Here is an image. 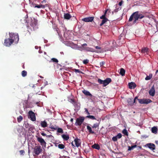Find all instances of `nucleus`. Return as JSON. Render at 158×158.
<instances>
[{
  "instance_id": "nucleus-1",
  "label": "nucleus",
  "mask_w": 158,
  "mask_h": 158,
  "mask_svg": "<svg viewBox=\"0 0 158 158\" xmlns=\"http://www.w3.org/2000/svg\"><path fill=\"white\" fill-rule=\"evenodd\" d=\"M144 16L142 14H139V12L137 11L134 12L130 16L129 21V22L131 21L134 18V20L133 22V23H136L137 21L139 19H141L143 18Z\"/></svg>"
},
{
  "instance_id": "nucleus-2",
  "label": "nucleus",
  "mask_w": 158,
  "mask_h": 158,
  "mask_svg": "<svg viewBox=\"0 0 158 158\" xmlns=\"http://www.w3.org/2000/svg\"><path fill=\"white\" fill-rule=\"evenodd\" d=\"M9 38L13 40V43L15 44L18 43L19 38L18 34L13 32H9Z\"/></svg>"
},
{
  "instance_id": "nucleus-3",
  "label": "nucleus",
  "mask_w": 158,
  "mask_h": 158,
  "mask_svg": "<svg viewBox=\"0 0 158 158\" xmlns=\"http://www.w3.org/2000/svg\"><path fill=\"white\" fill-rule=\"evenodd\" d=\"M98 81L100 84H103V87H105L111 82V79L109 78H107L104 80L98 79Z\"/></svg>"
},
{
  "instance_id": "nucleus-4",
  "label": "nucleus",
  "mask_w": 158,
  "mask_h": 158,
  "mask_svg": "<svg viewBox=\"0 0 158 158\" xmlns=\"http://www.w3.org/2000/svg\"><path fill=\"white\" fill-rule=\"evenodd\" d=\"M84 118L83 117H81L79 118H77L76 120L75 125L76 126H80L84 122Z\"/></svg>"
},
{
  "instance_id": "nucleus-5",
  "label": "nucleus",
  "mask_w": 158,
  "mask_h": 158,
  "mask_svg": "<svg viewBox=\"0 0 158 158\" xmlns=\"http://www.w3.org/2000/svg\"><path fill=\"white\" fill-rule=\"evenodd\" d=\"M139 103L141 104H148L152 102V101L149 99H138Z\"/></svg>"
},
{
  "instance_id": "nucleus-6",
  "label": "nucleus",
  "mask_w": 158,
  "mask_h": 158,
  "mask_svg": "<svg viewBox=\"0 0 158 158\" xmlns=\"http://www.w3.org/2000/svg\"><path fill=\"white\" fill-rule=\"evenodd\" d=\"M13 43V40L9 38L5 40L4 44L6 46L9 47Z\"/></svg>"
},
{
  "instance_id": "nucleus-7",
  "label": "nucleus",
  "mask_w": 158,
  "mask_h": 158,
  "mask_svg": "<svg viewBox=\"0 0 158 158\" xmlns=\"http://www.w3.org/2000/svg\"><path fill=\"white\" fill-rule=\"evenodd\" d=\"M28 116L29 118H30L31 121H35L36 120V117L35 114L32 111H29Z\"/></svg>"
},
{
  "instance_id": "nucleus-8",
  "label": "nucleus",
  "mask_w": 158,
  "mask_h": 158,
  "mask_svg": "<svg viewBox=\"0 0 158 158\" xmlns=\"http://www.w3.org/2000/svg\"><path fill=\"white\" fill-rule=\"evenodd\" d=\"M42 151L40 146H36L34 149V153L37 155H39L42 152Z\"/></svg>"
},
{
  "instance_id": "nucleus-9",
  "label": "nucleus",
  "mask_w": 158,
  "mask_h": 158,
  "mask_svg": "<svg viewBox=\"0 0 158 158\" xmlns=\"http://www.w3.org/2000/svg\"><path fill=\"white\" fill-rule=\"evenodd\" d=\"M37 141L40 143L41 145L44 147L46 146V143L43 139L41 137H37Z\"/></svg>"
},
{
  "instance_id": "nucleus-10",
  "label": "nucleus",
  "mask_w": 158,
  "mask_h": 158,
  "mask_svg": "<svg viewBox=\"0 0 158 158\" xmlns=\"http://www.w3.org/2000/svg\"><path fill=\"white\" fill-rule=\"evenodd\" d=\"M97 120L98 122V123H96L94 124L92 127V128L94 129L98 128V130L99 129V125L101 121V118H98V119H97Z\"/></svg>"
},
{
  "instance_id": "nucleus-11",
  "label": "nucleus",
  "mask_w": 158,
  "mask_h": 158,
  "mask_svg": "<svg viewBox=\"0 0 158 158\" xmlns=\"http://www.w3.org/2000/svg\"><path fill=\"white\" fill-rule=\"evenodd\" d=\"M94 17H88L82 19V21L86 22H92L94 20Z\"/></svg>"
},
{
  "instance_id": "nucleus-12",
  "label": "nucleus",
  "mask_w": 158,
  "mask_h": 158,
  "mask_svg": "<svg viewBox=\"0 0 158 158\" xmlns=\"http://www.w3.org/2000/svg\"><path fill=\"white\" fill-rule=\"evenodd\" d=\"M50 128L55 130H57V131L59 133L61 134L64 132L63 129L61 128L58 127L57 128V127H55L52 126H51Z\"/></svg>"
},
{
  "instance_id": "nucleus-13",
  "label": "nucleus",
  "mask_w": 158,
  "mask_h": 158,
  "mask_svg": "<svg viewBox=\"0 0 158 158\" xmlns=\"http://www.w3.org/2000/svg\"><path fill=\"white\" fill-rule=\"evenodd\" d=\"M155 91L154 86L152 87L149 91V93L150 95L152 96H154L155 95Z\"/></svg>"
},
{
  "instance_id": "nucleus-14",
  "label": "nucleus",
  "mask_w": 158,
  "mask_h": 158,
  "mask_svg": "<svg viewBox=\"0 0 158 158\" xmlns=\"http://www.w3.org/2000/svg\"><path fill=\"white\" fill-rule=\"evenodd\" d=\"M48 6V4H45V5L40 4L34 6V8H44L45 6Z\"/></svg>"
},
{
  "instance_id": "nucleus-15",
  "label": "nucleus",
  "mask_w": 158,
  "mask_h": 158,
  "mask_svg": "<svg viewBox=\"0 0 158 158\" xmlns=\"http://www.w3.org/2000/svg\"><path fill=\"white\" fill-rule=\"evenodd\" d=\"M75 145L77 147H79L81 145V142L80 139L76 138L74 139Z\"/></svg>"
},
{
  "instance_id": "nucleus-16",
  "label": "nucleus",
  "mask_w": 158,
  "mask_h": 158,
  "mask_svg": "<svg viewBox=\"0 0 158 158\" xmlns=\"http://www.w3.org/2000/svg\"><path fill=\"white\" fill-rule=\"evenodd\" d=\"M129 87L130 89H134L136 87V85L134 82H131L129 83Z\"/></svg>"
},
{
  "instance_id": "nucleus-17",
  "label": "nucleus",
  "mask_w": 158,
  "mask_h": 158,
  "mask_svg": "<svg viewBox=\"0 0 158 158\" xmlns=\"http://www.w3.org/2000/svg\"><path fill=\"white\" fill-rule=\"evenodd\" d=\"M64 18L65 19L67 20L69 19L72 17V16L70 15L68 13H64Z\"/></svg>"
},
{
  "instance_id": "nucleus-18",
  "label": "nucleus",
  "mask_w": 158,
  "mask_h": 158,
  "mask_svg": "<svg viewBox=\"0 0 158 158\" xmlns=\"http://www.w3.org/2000/svg\"><path fill=\"white\" fill-rule=\"evenodd\" d=\"M41 126L43 128L46 127L48 126V124L47 122L45 121H42L40 122Z\"/></svg>"
},
{
  "instance_id": "nucleus-19",
  "label": "nucleus",
  "mask_w": 158,
  "mask_h": 158,
  "mask_svg": "<svg viewBox=\"0 0 158 158\" xmlns=\"http://www.w3.org/2000/svg\"><path fill=\"white\" fill-rule=\"evenodd\" d=\"M147 145L148 148L152 150H154L155 148V146L154 144L150 143L148 144Z\"/></svg>"
},
{
  "instance_id": "nucleus-20",
  "label": "nucleus",
  "mask_w": 158,
  "mask_h": 158,
  "mask_svg": "<svg viewBox=\"0 0 158 158\" xmlns=\"http://www.w3.org/2000/svg\"><path fill=\"white\" fill-rule=\"evenodd\" d=\"M92 148L97 150H99L100 149V147L99 145L97 143H94V145H92L91 146Z\"/></svg>"
},
{
  "instance_id": "nucleus-21",
  "label": "nucleus",
  "mask_w": 158,
  "mask_h": 158,
  "mask_svg": "<svg viewBox=\"0 0 158 158\" xmlns=\"http://www.w3.org/2000/svg\"><path fill=\"white\" fill-rule=\"evenodd\" d=\"M158 129L156 127H154L152 128V133L156 134L157 133Z\"/></svg>"
},
{
  "instance_id": "nucleus-22",
  "label": "nucleus",
  "mask_w": 158,
  "mask_h": 158,
  "mask_svg": "<svg viewBox=\"0 0 158 158\" xmlns=\"http://www.w3.org/2000/svg\"><path fill=\"white\" fill-rule=\"evenodd\" d=\"M87 129L88 131L91 134H94L95 133V132L94 131H93L91 127L89 126H87Z\"/></svg>"
},
{
  "instance_id": "nucleus-23",
  "label": "nucleus",
  "mask_w": 158,
  "mask_h": 158,
  "mask_svg": "<svg viewBox=\"0 0 158 158\" xmlns=\"http://www.w3.org/2000/svg\"><path fill=\"white\" fill-rule=\"evenodd\" d=\"M62 137L64 140L65 141L68 140L69 139V136L68 135H62Z\"/></svg>"
},
{
  "instance_id": "nucleus-24",
  "label": "nucleus",
  "mask_w": 158,
  "mask_h": 158,
  "mask_svg": "<svg viewBox=\"0 0 158 158\" xmlns=\"http://www.w3.org/2000/svg\"><path fill=\"white\" fill-rule=\"evenodd\" d=\"M82 92L86 95L90 96H92V95L89 92L86 90H84L82 91Z\"/></svg>"
},
{
  "instance_id": "nucleus-25",
  "label": "nucleus",
  "mask_w": 158,
  "mask_h": 158,
  "mask_svg": "<svg viewBox=\"0 0 158 158\" xmlns=\"http://www.w3.org/2000/svg\"><path fill=\"white\" fill-rule=\"evenodd\" d=\"M125 71L124 69L122 68L120 69L119 73L122 76H124L125 75Z\"/></svg>"
},
{
  "instance_id": "nucleus-26",
  "label": "nucleus",
  "mask_w": 158,
  "mask_h": 158,
  "mask_svg": "<svg viewBox=\"0 0 158 158\" xmlns=\"http://www.w3.org/2000/svg\"><path fill=\"white\" fill-rule=\"evenodd\" d=\"M84 50H86L87 51H88V52H95L94 51V50L93 48H89V47H87V48H85Z\"/></svg>"
},
{
  "instance_id": "nucleus-27",
  "label": "nucleus",
  "mask_w": 158,
  "mask_h": 158,
  "mask_svg": "<svg viewBox=\"0 0 158 158\" xmlns=\"http://www.w3.org/2000/svg\"><path fill=\"white\" fill-rule=\"evenodd\" d=\"M127 101L128 104L130 105H132L133 104V99L132 98H128Z\"/></svg>"
},
{
  "instance_id": "nucleus-28",
  "label": "nucleus",
  "mask_w": 158,
  "mask_h": 158,
  "mask_svg": "<svg viewBox=\"0 0 158 158\" xmlns=\"http://www.w3.org/2000/svg\"><path fill=\"white\" fill-rule=\"evenodd\" d=\"M87 45L85 43L82 44L81 46L78 47V48L81 50H84V47L87 46Z\"/></svg>"
},
{
  "instance_id": "nucleus-29",
  "label": "nucleus",
  "mask_w": 158,
  "mask_h": 158,
  "mask_svg": "<svg viewBox=\"0 0 158 158\" xmlns=\"http://www.w3.org/2000/svg\"><path fill=\"white\" fill-rule=\"evenodd\" d=\"M108 20V19L107 18H105L104 19H102V23L100 24V26H102Z\"/></svg>"
},
{
  "instance_id": "nucleus-30",
  "label": "nucleus",
  "mask_w": 158,
  "mask_h": 158,
  "mask_svg": "<svg viewBox=\"0 0 158 158\" xmlns=\"http://www.w3.org/2000/svg\"><path fill=\"white\" fill-rule=\"evenodd\" d=\"M23 119V117L22 116L20 115L17 118V121L19 123H20L22 120Z\"/></svg>"
},
{
  "instance_id": "nucleus-31",
  "label": "nucleus",
  "mask_w": 158,
  "mask_h": 158,
  "mask_svg": "<svg viewBox=\"0 0 158 158\" xmlns=\"http://www.w3.org/2000/svg\"><path fill=\"white\" fill-rule=\"evenodd\" d=\"M87 118L91 119L93 120L95 119L96 120L98 119H96L94 116L93 115H88L86 116V117Z\"/></svg>"
},
{
  "instance_id": "nucleus-32",
  "label": "nucleus",
  "mask_w": 158,
  "mask_h": 158,
  "mask_svg": "<svg viewBox=\"0 0 158 158\" xmlns=\"http://www.w3.org/2000/svg\"><path fill=\"white\" fill-rule=\"evenodd\" d=\"M122 133L126 136H128V133L127 132V130L126 129H124L122 131Z\"/></svg>"
},
{
  "instance_id": "nucleus-33",
  "label": "nucleus",
  "mask_w": 158,
  "mask_h": 158,
  "mask_svg": "<svg viewBox=\"0 0 158 158\" xmlns=\"http://www.w3.org/2000/svg\"><path fill=\"white\" fill-rule=\"evenodd\" d=\"M152 74H150L149 75V76H147L146 78H145V79L146 80H150L152 78Z\"/></svg>"
},
{
  "instance_id": "nucleus-34",
  "label": "nucleus",
  "mask_w": 158,
  "mask_h": 158,
  "mask_svg": "<svg viewBox=\"0 0 158 158\" xmlns=\"http://www.w3.org/2000/svg\"><path fill=\"white\" fill-rule=\"evenodd\" d=\"M27 72L25 70H23L22 71L21 74L23 77H25L27 75Z\"/></svg>"
},
{
  "instance_id": "nucleus-35",
  "label": "nucleus",
  "mask_w": 158,
  "mask_h": 158,
  "mask_svg": "<svg viewBox=\"0 0 158 158\" xmlns=\"http://www.w3.org/2000/svg\"><path fill=\"white\" fill-rule=\"evenodd\" d=\"M148 50V48H143L141 51V52L142 53H145V52H147Z\"/></svg>"
},
{
  "instance_id": "nucleus-36",
  "label": "nucleus",
  "mask_w": 158,
  "mask_h": 158,
  "mask_svg": "<svg viewBox=\"0 0 158 158\" xmlns=\"http://www.w3.org/2000/svg\"><path fill=\"white\" fill-rule=\"evenodd\" d=\"M73 71L76 73H82L83 74V73L79 69H73Z\"/></svg>"
},
{
  "instance_id": "nucleus-37",
  "label": "nucleus",
  "mask_w": 158,
  "mask_h": 158,
  "mask_svg": "<svg viewBox=\"0 0 158 158\" xmlns=\"http://www.w3.org/2000/svg\"><path fill=\"white\" fill-rule=\"evenodd\" d=\"M58 147L60 149H63L64 148L65 146L62 144H60L58 145Z\"/></svg>"
},
{
  "instance_id": "nucleus-38",
  "label": "nucleus",
  "mask_w": 158,
  "mask_h": 158,
  "mask_svg": "<svg viewBox=\"0 0 158 158\" xmlns=\"http://www.w3.org/2000/svg\"><path fill=\"white\" fill-rule=\"evenodd\" d=\"M69 100L70 102L73 104L74 105H75L76 102L73 99H71Z\"/></svg>"
},
{
  "instance_id": "nucleus-39",
  "label": "nucleus",
  "mask_w": 158,
  "mask_h": 158,
  "mask_svg": "<svg viewBox=\"0 0 158 158\" xmlns=\"http://www.w3.org/2000/svg\"><path fill=\"white\" fill-rule=\"evenodd\" d=\"M51 60L54 62L57 63L58 62V60L55 58H52L51 59Z\"/></svg>"
},
{
  "instance_id": "nucleus-40",
  "label": "nucleus",
  "mask_w": 158,
  "mask_h": 158,
  "mask_svg": "<svg viewBox=\"0 0 158 158\" xmlns=\"http://www.w3.org/2000/svg\"><path fill=\"white\" fill-rule=\"evenodd\" d=\"M54 30L56 31L59 35H60V32L59 31V29L58 28L54 29Z\"/></svg>"
},
{
  "instance_id": "nucleus-41",
  "label": "nucleus",
  "mask_w": 158,
  "mask_h": 158,
  "mask_svg": "<svg viewBox=\"0 0 158 158\" xmlns=\"http://www.w3.org/2000/svg\"><path fill=\"white\" fill-rule=\"evenodd\" d=\"M83 63L85 64H87L89 62V60L88 59L85 60L83 61Z\"/></svg>"
},
{
  "instance_id": "nucleus-42",
  "label": "nucleus",
  "mask_w": 158,
  "mask_h": 158,
  "mask_svg": "<svg viewBox=\"0 0 158 158\" xmlns=\"http://www.w3.org/2000/svg\"><path fill=\"white\" fill-rule=\"evenodd\" d=\"M117 138L120 139L122 136V135L121 133H118L117 135L116 136Z\"/></svg>"
},
{
  "instance_id": "nucleus-43",
  "label": "nucleus",
  "mask_w": 158,
  "mask_h": 158,
  "mask_svg": "<svg viewBox=\"0 0 158 158\" xmlns=\"http://www.w3.org/2000/svg\"><path fill=\"white\" fill-rule=\"evenodd\" d=\"M112 140L114 141H116L117 140V137L115 136L113 137L112 138Z\"/></svg>"
},
{
  "instance_id": "nucleus-44",
  "label": "nucleus",
  "mask_w": 158,
  "mask_h": 158,
  "mask_svg": "<svg viewBox=\"0 0 158 158\" xmlns=\"http://www.w3.org/2000/svg\"><path fill=\"white\" fill-rule=\"evenodd\" d=\"M105 64L104 61H102L100 63V67L103 66Z\"/></svg>"
},
{
  "instance_id": "nucleus-45",
  "label": "nucleus",
  "mask_w": 158,
  "mask_h": 158,
  "mask_svg": "<svg viewBox=\"0 0 158 158\" xmlns=\"http://www.w3.org/2000/svg\"><path fill=\"white\" fill-rule=\"evenodd\" d=\"M19 152L21 155H23V154L25 153V152L23 150H20Z\"/></svg>"
},
{
  "instance_id": "nucleus-46",
  "label": "nucleus",
  "mask_w": 158,
  "mask_h": 158,
  "mask_svg": "<svg viewBox=\"0 0 158 158\" xmlns=\"http://www.w3.org/2000/svg\"><path fill=\"white\" fill-rule=\"evenodd\" d=\"M41 3L45 5V4H47V1L46 0H43L41 2Z\"/></svg>"
},
{
  "instance_id": "nucleus-47",
  "label": "nucleus",
  "mask_w": 158,
  "mask_h": 158,
  "mask_svg": "<svg viewBox=\"0 0 158 158\" xmlns=\"http://www.w3.org/2000/svg\"><path fill=\"white\" fill-rule=\"evenodd\" d=\"M105 18H106V17L104 15H102V16L100 17L101 19H104Z\"/></svg>"
},
{
  "instance_id": "nucleus-48",
  "label": "nucleus",
  "mask_w": 158,
  "mask_h": 158,
  "mask_svg": "<svg viewBox=\"0 0 158 158\" xmlns=\"http://www.w3.org/2000/svg\"><path fill=\"white\" fill-rule=\"evenodd\" d=\"M108 9H106L105 11V13H104V14L103 15H105V16L106 17V14L107 13V12L108 11Z\"/></svg>"
},
{
  "instance_id": "nucleus-49",
  "label": "nucleus",
  "mask_w": 158,
  "mask_h": 158,
  "mask_svg": "<svg viewBox=\"0 0 158 158\" xmlns=\"http://www.w3.org/2000/svg\"><path fill=\"white\" fill-rule=\"evenodd\" d=\"M108 9H106L105 11V13H104V14L103 15H105V16L106 17V14L107 13V12L108 11Z\"/></svg>"
},
{
  "instance_id": "nucleus-50",
  "label": "nucleus",
  "mask_w": 158,
  "mask_h": 158,
  "mask_svg": "<svg viewBox=\"0 0 158 158\" xmlns=\"http://www.w3.org/2000/svg\"><path fill=\"white\" fill-rule=\"evenodd\" d=\"M108 9H106L105 11V13H104V14L103 15H105V16L106 17V14L107 13V12L108 11Z\"/></svg>"
},
{
  "instance_id": "nucleus-51",
  "label": "nucleus",
  "mask_w": 158,
  "mask_h": 158,
  "mask_svg": "<svg viewBox=\"0 0 158 158\" xmlns=\"http://www.w3.org/2000/svg\"><path fill=\"white\" fill-rule=\"evenodd\" d=\"M123 1L122 0L121 1H120L119 3H118V5H119L120 6H121L122 5V4H123Z\"/></svg>"
},
{
  "instance_id": "nucleus-52",
  "label": "nucleus",
  "mask_w": 158,
  "mask_h": 158,
  "mask_svg": "<svg viewBox=\"0 0 158 158\" xmlns=\"http://www.w3.org/2000/svg\"><path fill=\"white\" fill-rule=\"evenodd\" d=\"M85 111L86 112V113H87L88 114H89L90 113L89 112L88 110L86 108H85Z\"/></svg>"
},
{
  "instance_id": "nucleus-53",
  "label": "nucleus",
  "mask_w": 158,
  "mask_h": 158,
  "mask_svg": "<svg viewBox=\"0 0 158 158\" xmlns=\"http://www.w3.org/2000/svg\"><path fill=\"white\" fill-rule=\"evenodd\" d=\"M95 48L96 49H100L101 48L100 47H99L98 46H96L95 47Z\"/></svg>"
},
{
  "instance_id": "nucleus-54",
  "label": "nucleus",
  "mask_w": 158,
  "mask_h": 158,
  "mask_svg": "<svg viewBox=\"0 0 158 158\" xmlns=\"http://www.w3.org/2000/svg\"><path fill=\"white\" fill-rule=\"evenodd\" d=\"M133 149V148H131V147L129 146V148L128 150H131Z\"/></svg>"
},
{
  "instance_id": "nucleus-55",
  "label": "nucleus",
  "mask_w": 158,
  "mask_h": 158,
  "mask_svg": "<svg viewBox=\"0 0 158 158\" xmlns=\"http://www.w3.org/2000/svg\"><path fill=\"white\" fill-rule=\"evenodd\" d=\"M41 135L44 136H46V134L45 133H44V132L41 133Z\"/></svg>"
},
{
  "instance_id": "nucleus-56",
  "label": "nucleus",
  "mask_w": 158,
  "mask_h": 158,
  "mask_svg": "<svg viewBox=\"0 0 158 158\" xmlns=\"http://www.w3.org/2000/svg\"><path fill=\"white\" fill-rule=\"evenodd\" d=\"M136 146H137L136 145L133 146H131V148H135L136 147Z\"/></svg>"
},
{
  "instance_id": "nucleus-57",
  "label": "nucleus",
  "mask_w": 158,
  "mask_h": 158,
  "mask_svg": "<svg viewBox=\"0 0 158 158\" xmlns=\"http://www.w3.org/2000/svg\"><path fill=\"white\" fill-rule=\"evenodd\" d=\"M29 125V124H25V127L26 128L28 127V126Z\"/></svg>"
},
{
  "instance_id": "nucleus-58",
  "label": "nucleus",
  "mask_w": 158,
  "mask_h": 158,
  "mask_svg": "<svg viewBox=\"0 0 158 158\" xmlns=\"http://www.w3.org/2000/svg\"><path fill=\"white\" fill-rule=\"evenodd\" d=\"M136 100L135 99H134V101L133 100V104L135 102Z\"/></svg>"
},
{
  "instance_id": "nucleus-59",
  "label": "nucleus",
  "mask_w": 158,
  "mask_h": 158,
  "mask_svg": "<svg viewBox=\"0 0 158 158\" xmlns=\"http://www.w3.org/2000/svg\"><path fill=\"white\" fill-rule=\"evenodd\" d=\"M30 107L28 105L26 106V107H25L26 108H30Z\"/></svg>"
},
{
  "instance_id": "nucleus-60",
  "label": "nucleus",
  "mask_w": 158,
  "mask_h": 158,
  "mask_svg": "<svg viewBox=\"0 0 158 158\" xmlns=\"http://www.w3.org/2000/svg\"><path fill=\"white\" fill-rule=\"evenodd\" d=\"M73 118H71V119H70V121L71 122H73Z\"/></svg>"
},
{
  "instance_id": "nucleus-61",
  "label": "nucleus",
  "mask_w": 158,
  "mask_h": 158,
  "mask_svg": "<svg viewBox=\"0 0 158 158\" xmlns=\"http://www.w3.org/2000/svg\"><path fill=\"white\" fill-rule=\"evenodd\" d=\"M155 143L156 144L158 145V141H156L155 142Z\"/></svg>"
},
{
  "instance_id": "nucleus-62",
  "label": "nucleus",
  "mask_w": 158,
  "mask_h": 158,
  "mask_svg": "<svg viewBox=\"0 0 158 158\" xmlns=\"http://www.w3.org/2000/svg\"><path fill=\"white\" fill-rule=\"evenodd\" d=\"M136 100V99H137L138 100V97H135V98H134Z\"/></svg>"
},
{
  "instance_id": "nucleus-63",
  "label": "nucleus",
  "mask_w": 158,
  "mask_h": 158,
  "mask_svg": "<svg viewBox=\"0 0 158 158\" xmlns=\"http://www.w3.org/2000/svg\"><path fill=\"white\" fill-rule=\"evenodd\" d=\"M114 11L115 12H117L118 11V10L117 9H115L114 10Z\"/></svg>"
},
{
  "instance_id": "nucleus-64",
  "label": "nucleus",
  "mask_w": 158,
  "mask_h": 158,
  "mask_svg": "<svg viewBox=\"0 0 158 158\" xmlns=\"http://www.w3.org/2000/svg\"><path fill=\"white\" fill-rule=\"evenodd\" d=\"M71 144H72V145L73 146H74V147H75V146H74V145L73 144V142H72V143H71Z\"/></svg>"
}]
</instances>
